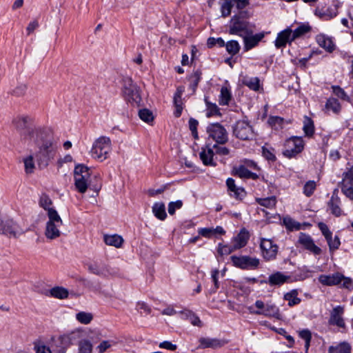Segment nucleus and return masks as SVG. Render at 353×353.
Wrapping results in <instances>:
<instances>
[{
	"label": "nucleus",
	"instance_id": "obj_1",
	"mask_svg": "<svg viewBox=\"0 0 353 353\" xmlns=\"http://www.w3.org/2000/svg\"><path fill=\"white\" fill-rule=\"evenodd\" d=\"M77 332H72L52 339L49 345L35 346L36 353H65L68 348L78 339Z\"/></svg>",
	"mask_w": 353,
	"mask_h": 353
},
{
	"label": "nucleus",
	"instance_id": "obj_2",
	"mask_svg": "<svg viewBox=\"0 0 353 353\" xmlns=\"http://www.w3.org/2000/svg\"><path fill=\"white\" fill-rule=\"evenodd\" d=\"M230 34L238 35L243 37L246 34H252L254 32V25L244 19V12H240L234 15L228 24Z\"/></svg>",
	"mask_w": 353,
	"mask_h": 353
},
{
	"label": "nucleus",
	"instance_id": "obj_3",
	"mask_svg": "<svg viewBox=\"0 0 353 353\" xmlns=\"http://www.w3.org/2000/svg\"><path fill=\"white\" fill-rule=\"evenodd\" d=\"M249 312L255 315H263L266 317H273L277 319H281L279 308L271 302L265 303L261 300H256L254 306L248 307Z\"/></svg>",
	"mask_w": 353,
	"mask_h": 353
},
{
	"label": "nucleus",
	"instance_id": "obj_4",
	"mask_svg": "<svg viewBox=\"0 0 353 353\" xmlns=\"http://www.w3.org/2000/svg\"><path fill=\"white\" fill-rule=\"evenodd\" d=\"M111 149L110 139L107 137H101L94 142L91 155L94 159L103 161L108 159Z\"/></svg>",
	"mask_w": 353,
	"mask_h": 353
},
{
	"label": "nucleus",
	"instance_id": "obj_5",
	"mask_svg": "<svg viewBox=\"0 0 353 353\" xmlns=\"http://www.w3.org/2000/svg\"><path fill=\"white\" fill-rule=\"evenodd\" d=\"M48 221L46 223L45 235L47 239L52 240L61 236L59 228L63 221L57 210H51L48 214Z\"/></svg>",
	"mask_w": 353,
	"mask_h": 353
},
{
	"label": "nucleus",
	"instance_id": "obj_6",
	"mask_svg": "<svg viewBox=\"0 0 353 353\" xmlns=\"http://www.w3.org/2000/svg\"><path fill=\"white\" fill-rule=\"evenodd\" d=\"M74 185L80 193H85L90 183V169L84 165H78L74 168Z\"/></svg>",
	"mask_w": 353,
	"mask_h": 353
},
{
	"label": "nucleus",
	"instance_id": "obj_7",
	"mask_svg": "<svg viewBox=\"0 0 353 353\" xmlns=\"http://www.w3.org/2000/svg\"><path fill=\"white\" fill-rule=\"evenodd\" d=\"M319 281L323 285L332 286L341 284L344 288L350 289L352 286V280L345 277L342 274L336 272L332 274H322L319 277Z\"/></svg>",
	"mask_w": 353,
	"mask_h": 353
},
{
	"label": "nucleus",
	"instance_id": "obj_8",
	"mask_svg": "<svg viewBox=\"0 0 353 353\" xmlns=\"http://www.w3.org/2000/svg\"><path fill=\"white\" fill-rule=\"evenodd\" d=\"M209 139L217 144L223 145L228 141V134L225 128L219 123H210L206 129Z\"/></svg>",
	"mask_w": 353,
	"mask_h": 353
},
{
	"label": "nucleus",
	"instance_id": "obj_9",
	"mask_svg": "<svg viewBox=\"0 0 353 353\" xmlns=\"http://www.w3.org/2000/svg\"><path fill=\"white\" fill-rule=\"evenodd\" d=\"M233 134L241 140H250L254 137L252 126L245 120L237 121L232 127Z\"/></svg>",
	"mask_w": 353,
	"mask_h": 353
},
{
	"label": "nucleus",
	"instance_id": "obj_10",
	"mask_svg": "<svg viewBox=\"0 0 353 353\" xmlns=\"http://www.w3.org/2000/svg\"><path fill=\"white\" fill-rule=\"evenodd\" d=\"M123 93L128 102L139 105L141 101L139 89L130 78L124 79Z\"/></svg>",
	"mask_w": 353,
	"mask_h": 353
},
{
	"label": "nucleus",
	"instance_id": "obj_11",
	"mask_svg": "<svg viewBox=\"0 0 353 353\" xmlns=\"http://www.w3.org/2000/svg\"><path fill=\"white\" fill-rule=\"evenodd\" d=\"M303 148L304 141L301 137H292L286 141L283 154L290 159L299 154Z\"/></svg>",
	"mask_w": 353,
	"mask_h": 353
},
{
	"label": "nucleus",
	"instance_id": "obj_12",
	"mask_svg": "<svg viewBox=\"0 0 353 353\" xmlns=\"http://www.w3.org/2000/svg\"><path fill=\"white\" fill-rule=\"evenodd\" d=\"M231 261L234 266L243 270H254L259 265V260L249 256H232Z\"/></svg>",
	"mask_w": 353,
	"mask_h": 353
},
{
	"label": "nucleus",
	"instance_id": "obj_13",
	"mask_svg": "<svg viewBox=\"0 0 353 353\" xmlns=\"http://www.w3.org/2000/svg\"><path fill=\"white\" fill-rule=\"evenodd\" d=\"M342 193L353 201V165L343 174L342 181L339 183Z\"/></svg>",
	"mask_w": 353,
	"mask_h": 353
},
{
	"label": "nucleus",
	"instance_id": "obj_14",
	"mask_svg": "<svg viewBox=\"0 0 353 353\" xmlns=\"http://www.w3.org/2000/svg\"><path fill=\"white\" fill-rule=\"evenodd\" d=\"M260 248L264 259L271 261L276 259L279 248L271 239H261Z\"/></svg>",
	"mask_w": 353,
	"mask_h": 353
},
{
	"label": "nucleus",
	"instance_id": "obj_15",
	"mask_svg": "<svg viewBox=\"0 0 353 353\" xmlns=\"http://www.w3.org/2000/svg\"><path fill=\"white\" fill-rule=\"evenodd\" d=\"M298 243L304 249L314 255H320L321 254V249L315 245L314 240L309 234L301 232L299 236Z\"/></svg>",
	"mask_w": 353,
	"mask_h": 353
},
{
	"label": "nucleus",
	"instance_id": "obj_16",
	"mask_svg": "<svg viewBox=\"0 0 353 353\" xmlns=\"http://www.w3.org/2000/svg\"><path fill=\"white\" fill-rule=\"evenodd\" d=\"M344 311V306L337 305L335 307H334L332 310L330 312L329 323L330 325H336L339 327H345V323L343 318Z\"/></svg>",
	"mask_w": 353,
	"mask_h": 353
},
{
	"label": "nucleus",
	"instance_id": "obj_17",
	"mask_svg": "<svg viewBox=\"0 0 353 353\" xmlns=\"http://www.w3.org/2000/svg\"><path fill=\"white\" fill-rule=\"evenodd\" d=\"M54 152L55 148L52 141H46L40 146L37 157L41 161H48L53 157Z\"/></svg>",
	"mask_w": 353,
	"mask_h": 353
},
{
	"label": "nucleus",
	"instance_id": "obj_18",
	"mask_svg": "<svg viewBox=\"0 0 353 353\" xmlns=\"http://www.w3.org/2000/svg\"><path fill=\"white\" fill-rule=\"evenodd\" d=\"M264 37V32H259L255 34H253V33L252 34H246L243 37L244 51L248 52L256 47Z\"/></svg>",
	"mask_w": 353,
	"mask_h": 353
},
{
	"label": "nucleus",
	"instance_id": "obj_19",
	"mask_svg": "<svg viewBox=\"0 0 353 353\" xmlns=\"http://www.w3.org/2000/svg\"><path fill=\"white\" fill-rule=\"evenodd\" d=\"M292 30L291 28H288L277 34L276 40L274 41V46L277 49L285 47L287 43H291L292 39Z\"/></svg>",
	"mask_w": 353,
	"mask_h": 353
},
{
	"label": "nucleus",
	"instance_id": "obj_20",
	"mask_svg": "<svg viewBox=\"0 0 353 353\" xmlns=\"http://www.w3.org/2000/svg\"><path fill=\"white\" fill-rule=\"evenodd\" d=\"M17 225L12 219L0 217V234L15 236Z\"/></svg>",
	"mask_w": 353,
	"mask_h": 353
},
{
	"label": "nucleus",
	"instance_id": "obj_21",
	"mask_svg": "<svg viewBox=\"0 0 353 353\" xmlns=\"http://www.w3.org/2000/svg\"><path fill=\"white\" fill-rule=\"evenodd\" d=\"M199 347L202 349L212 348L217 349L225 345L228 341L216 338L202 337L199 339Z\"/></svg>",
	"mask_w": 353,
	"mask_h": 353
},
{
	"label": "nucleus",
	"instance_id": "obj_22",
	"mask_svg": "<svg viewBox=\"0 0 353 353\" xmlns=\"http://www.w3.org/2000/svg\"><path fill=\"white\" fill-rule=\"evenodd\" d=\"M214 152L212 147L208 143L205 148H201L199 153L200 159L205 165L216 166V163L214 161Z\"/></svg>",
	"mask_w": 353,
	"mask_h": 353
},
{
	"label": "nucleus",
	"instance_id": "obj_23",
	"mask_svg": "<svg viewBox=\"0 0 353 353\" xmlns=\"http://www.w3.org/2000/svg\"><path fill=\"white\" fill-rule=\"evenodd\" d=\"M249 232L245 228L241 229L239 233L232 239V243L234 245V248L236 250L245 246L249 240Z\"/></svg>",
	"mask_w": 353,
	"mask_h": 353
},
{
	"label": "nucleus",
	"instance_id": "obj_24",
	"mask_svg": "<svg viewBox=\"0 0 353 353\" xmlns=\"http://www.w3.org/2000/svg\"><path fill=\"white\" fill-rule=\"evenodd\" d=\"M290 276L285 275L281 272H276L270 274L268 281L266 282L270 285H281L288 281Z\"/></svg>",
	"mask_w": 353,
	"mask_h": 353
},
{
	"label": "nucleus",
	"instance_id": "obj_25",
	"mask_svg": "<svg viewBox=\"0 0 353 353\" xmlns=\"http://www.w3.org/2000/svg\"><path fill=\"white\" fill-rule=\"evenodd\" d=\"M88 269L90 272L98 276H105L108 273H109L108 266L103 263H89L88 264Z\"/></svg>",
	"mask_w": 353,
	"mask_h": 353
},
{
	"label": "nucleus",
	"instance_id": "obj_26",
	"mask_svg": "<svg viewBox=\"0 0 353 353\" xmlns=\"http://www.w3.org/2000/svg\"><path fill=\"white\" fill-rule=\"evenodd\" d=\"M317 43L327 52H332L334 49V44L332 39L325 34H318L316 37Z\"/></svg>",
	"mask_w": 353,
	"mask_h": 353
},
{
	"label": "nucleus",
	"instance_id": "obj_27",
	"mask_svg": "<svg viewBox=\"0 0 353 353\" xmlns=\"http://www.w3.org/2000/svg\"><path fill=\"white\" fill-rule=\"evenodd\" d=\"M341 200L337 194L333 193L330 201L329 202V207L331 210V212L336 216H339L342 214V210L340 208Z\"/></svg>",
	"mask_w": 353,
	"mask_h": 353
},
{
	"label": "nucleus",
	"instance_id": "obj_28",
	"mask_svg": "<svg viewBox=\"0 0 353 353\" xmlns=\"http://www.w3.org/2000/svg\"><path fill=\"white\" fill-rule=\"evenodd\" d=\"M235 174L241 179H256L259 176L250 171L245 165H239L235 169Z\"/></svg>",
	"mask_w": 353,
	"mask_h": 353
},
{
	"label": "nucleus",
	"instance_id": "obj_29",
	"mask_svg": "<svg viewBox=\"0 0 353 353\" xmlns=\"http://www.w3.org/2000/svg\"><path fill=\"white\" fill-rule=\"evenodd\" d=\"M328 353H352L351 345L347 342H341L336 345H331Z\"/></svg>",
	"mask_w": 353,
	"mask_h": 353
},
{
	"label": "nucleus",
	"instance_id": "obj_30",
	"mask_svg": "<svg viewBox=\"0 0 353 353\" xmlns=\"http://www.w3.org/2000/svg\"><path fill=\"white\" fill-rule=\"evenodd\" d=\"M325 108L327 112L338 114L341 112V105L336 99L330 97L327 100Z\"/></svg>",
	"mask_w": 353,
	"mask_h": 353
},
{
	"label": "nucleus",
	"instance_id": "obj_31",
	"mask_svg": "<svg viewBox=\"0 0 353 353\" xmlns=\"http://www.w3.org/2000/svg\"><path fill=\"white\" fill-rule=\"evenodd\" d=\"M104 242L106 245L114 246L116 248L121 247L123 239V238L118 234H112V235H105L104 236Z\"/></svg>",
	"mask_w": 353,
	"mask_h": 353
},
{
	"label": "nucleus",
	"instance_id": "obj_32",
	"mask_svg": "<svg viewBox=\"0 0 353 353\" xmlns=\"http://www.w3.org/2000/svg\"><path fill=\"white\" fill-rule=\"evenodd\" d=\"M243 83L254 91H259L261 88L260 81L258 77H245Z\"/></svg>",
	"mask_w": 353,
	"mask_h": 353
},
{
	"label": "nucleus",
	"instance_id": "obj_33",
	"mask_svg": "<svg viewBox=\"0 0 353 353\" xmlns=\"http://www.w3.org/2000/svg\"><path fill=\"white\" fill-rule=\"evenodd\" d=\"M152 212L157 219L161 221L164 220L167 216L165 205L161 202L154 204Z\"/></svg>",
	"mask_w": 353,
	"mask_h": 353
},
{
	"label": "nucleus",
	"instance_id": "obj_34",
	"mask_svg": "<svg viewBox=\"0 0 353 353\" xmlns=\"http://www.w3.org/2000/svg\"><path fill=\"white\" fill-rule=\"evenodd\" d=\"M284 299L288 302V305L292 307L301 303V299L298 297V291L293 290L284 295Z\"/></svg>",
	"mask_w": 353,
	"mask_h": 353
},
{
	"label": "nucleus",
	"instance_id": "obj_35",
	"mask_svg": "<svg viewBox=\"0 0 353 353\" xmlns=\"http://www.w3.org/2000/svg\"><path fill=\"white\" fill-rule=\"evenodd\" d=\"M303 130L305 136L311 137L314 133V122L311 118L305 116L303 119Z\"/></svg>",
	"mask_w": 353,
	"mask_h": 353
},
{
	"label": "nucleus",
	"instance_id": "obj_36",
	"mask_svg": "<svg viewBox=\"0 0 353 353\" xmlns=\"http://www.w3.org/2000/svg\"><path fill=\"white\" fill-rule=\"evenodd\" d=\"M52 205V202L50 198L47 194H42L39 199V205L47 211L48 215L51 210H56L54 208L51 207Z\"/></svg>",
	"mask_w": 353,
	"mask_h": 353
},
{
	"label": "nucleus",
	"instance_id": "obj_37",
	"mask_svg": "<svg viewBox=\"0 0 353 353\" xmlns=\"http://www.w3.org/2000/svg\"><path fill=\"white\" fill-rule=\"evenodd\" d=\"M256 201L261 206L266 208L272 209L276 206V199L275 196H270L266 198H258Z\"/></svg>",
	"mask_w": 353,
	"mask_h": 353
},
{
	"label": "nucleus",
	"instance_id": "obj_38",
	"mask_svg": "<svg viewBox=\"0 0 353 353\" xmlns=\"http://www.w3.org/2000/svg\"><path fill=\"white\" fill-rule=\"evenodd\" d=\"M50 294L54 298L63 299L68 297V292L62 287H55L50 290Z\"/></svg>",
	"mask_w": 353,
	"mask_h": 353
},
{
	"label": "nucleus",
	"instance_id": "obj_39",
	"mask_svg": "<svg viewBox=\"0 0 353 353\" xmlns=\"http://www.w3.org/2000/svg\"><path fill=\"white\" fill-rule=\"evenodd\" d=\"M76 319L81 324H89L93 319V315L90 312H79L76 314Z\"/></svg>",
	"mask_w": 353,
	"mask_h": 353
},
{
	"label": "nucleus",
	"instance_id": "obj_40",
	"mask_svg": "<svg viewBox=\"0 0 353 353\" xmlns=\"http://www.w3.org/2000/svg\"><path fill=\"white\" fill-rule=\"evenodd\" d=\"M231 92L227 87H222L219 99V104L222 105H228L231 99Z\"/></svg>",
	"mask_w": 353,
	"mask_h": 353
},
{
	"label": "nucleus",
	"instance_id": "obj_41",
	"mask_svg": "<svg viewBox=\"0 0 353 353\" xmlns=\"http://www.w3.org/2000/svg\"><path fill=\"white\" fill-rule=\"evenodd\" d=\"M262 154L263 157L269 161L274 162L276 159L274 150L267 145L262 147Z\"/></svg>",
	"mask_w": 353,
	"mask_h": 353
},
{
	"label": "nucleus",
	"instance_id": "obj_42",
	"mask_svg": "<svg viewBox=\"0 0 353 353\" xmlns=\"http://www.w3.org/2000/svg\"><path fill=\"white\" fill-rule=\"evenodd\" d=\"M207 110L206 117H211L214 115L219 114V109L215 103H212L208 101L207 98L205 99Z\"/></svg>",
	"mask_w": 353,
	"mask_h": 353
},
{
	"label": "nucleus",
	"instance_id": "obj_43",
	"mask_svg": "<svg viewBox=\"0 0 353 353\" xmlns=\"http://www.w3.org/2000/svg\"><path fill=\"white\" fill-rule=\"evenodd\" d=\"M227 52L232 55L236 54L240 50V45L237 41L231 40L225 43Z\"/></svg>",
	"mask_w": 353,
	"mask_h": 353
},
{
	"label": "nucleus",
	"instance_id": "obj_44",
	"mask_svg": "<svg viewBox=\"0 0 353 353\" xmlns=\"http://www.w3.org/2000/svg\"><path fill=\"white\" fill-rule=\"evenodd\" d=\"M310 27L308 25L303 24V25L299 26L297 28H296L294 31H292V39H294V41L296 39H297V38L305 34L308 32H310Z\"/></svg>",
	"mask_w": 353,
	"mask_h": 353
},
{
	"label": "nucleus",
	"instance_id": "obj_45",
	"mask_svg": "<svg viewBox=\"0 0 353 353\" xmlns=\"http://www.w3.org/2000/svg\"><path fill=\"white\" fill-rule=\"evenodd\" d=\"M117 343V341L114 340L103 341L97 347V350H98L99 353H103L113 346H115Z\"/></svg>",
	"mask_w": 353,
	"mask_h": 353
},
{
	"label": "nucleus",
	"instance_id": "obj_46",
	"mask_svg": "<svg viewBox=\"0 0 353 353\" xmlns=\"http://www.w3.org/2000/svg\"><path fill=\"white\" fill-rule=\"evenodd\" d=\"M78 350V353H92V345L88 340H81L79 343Z\"/></svg>",
	"mask_w": 353,
	"mask_h": 353
},
{
	"label": "nucleus",
	"instance_id": "obj_47",
	"mask_svg": "<svg viewBox=\"0 0 353 353\" xmlns=\"http://www.w3.org/2000/svg\"><path fill=\"white\" fill-rule=\"evenodd\" d=\"M333 94L341 100L350 101V97L344 90L339 85H332L331 87Z\"/></svg>",
	"mask_w": 353,
	"mask_h": 353
},
{
	"label": "nucleus",
	"instance_id": "obj_48",
	"mask_svg": "<svg viewBox=\"0 0 353 353\" xmlns=\"http://www.w3.org/2000/svg\"><path fill=\"white\" fill-rule=\"evenodd\" d=\"M201 72L199 70H196V71L194 72V73H192L190 75V77L189 78V80L190 82V86L193 91H194L196 88V87L199 84V82L201 80Z\"/></svg>",
	"mask_w": 353,
	"mask_h": 353
},
{
	"label": "nucleus",
	"instance_id": "obj_49",
	"mask_svg": "<svg viewBox=\"0 0 353 353\" xmlns=\"http://www.w3.org/2000/svg\"><path fill=\"white\" fill-rule=\"evenodd\" d=\"M299 336L305 341V349L307 352L312 339V334L309 330H303L299 332Z\"/></svg>",
	"mask_w": 353,
	"mask_h": 353
},
{
	"label": "nucleus",
	"instance_id": "obj_50",
	"mask_svg": "<svg viewBox=\"0 0 353 353\" xmlns=\"http://www.w3.org/2000/svg\"><path fill=\"white\" fill-rule=\"evenodd\" d=\"M139 116L142 121L146 123H150L154 119L152 112L146 108L140 110L139 111Z\"/></svg>",
	"mask_w": 353,
	"mask_h": 353
},
{
	"label": "nucleus",
	"instance_id": "obj_51",
	"mask_svg": "<svg viewBox=\"0 0 353 353\" xmlns=\"http://www.w3.org/2000/svg\"><path fill=\"white\" fill-rule=\"evenodd\" d=\"M233 6L234 5L231 0H225L221 5V8L222 17H228L231 14V10Z\"/></svg>",
	"mask_w": 353,
	"mask_h": 353
},
{
	"label": "nucleus",
	"instance_id": "obj_52",
	"mask_svg": "<svg viewBox=\"0 0 353 353\" xmlns=\"http://www.w3.org/2000/svg\"><path fill=\"white\" fill-rule=\"evenodd\" d=\"M338 14V6L332 5L328 7L323 13V16L326 18V19H331Z\"/></svg>",
	"mask_w": 353,
	"mask_h": 353
},
{
	"label": "nucleus",
	"instance_id": "obj_53",
	"mask_svg": "<svg viewBox=\"0 0 353 353\" xmlns=\"http://www.w3.org/2000/svg\"><path fill=\"white\" fill-rule=\"evenodd\" d=\"M236 249L234 248V245L232 244L229 245H223L222 243H219L218 245V253L221 255H228L235 251Z\"/></svg>",
	"mask_w": 353,
	"mask_h": 353
},
{
	"label": "nucleus",
	"instance_id": "obj_54",
	"mask_svg": "<svg viewBox=\"0 0 353 353\" xmlns=\"http://www.w3.org/2000/svg\"><path fill=\"white\" fill-rule=\"evenodd\" d=\"M316 187V185L314 181H309L306 182L303 187V194L307 196H310L314 193Z\"/></svg>",
	"mask_w": 353,
	"mask_h": 353
},
{
	"label": "nucleus",
	"instance_id": "obj_55",
	"mask_svg": "<svg viewBox=\"0 0 353 353\" xmlns=\"http://www.w3.org/2000/svg\"><path fill=\"white\" fill-rule=\"evenodd\" d=\"M26 172L28 174L32 173L34 169V163L32 156H28L23 159Z\"/></svg>",
	"mask_w": 353,
	"mask_h": 353
},
{
	"label": "nucleus",
	"instance_id": "obj_56",
	"mask_svg": "<svg viewBox=\"0 0 353 353\" xmlns=\"http://www.w3.org/2000/svg\"><path fill=\"white\" fill-rule=\"evenodd\" d=\"M326 241L331 252L339 249L341 245V241L338 236H335L334 239H332V236L329 239H326Z\"/></svg>",
	"mask_w": 353,
	"mask_h": 353
},
{
	"label": "nucleus",
	"instance_id": "obj_57",
	"mask_svg": "<svg viewBox=\"0 0 353 353\" xmlns=\"http://www.w3.org/2000/svg\"><path fill=\"white\" fill-rule=\"evenodd\" d=\"M199 125V122L197 120L193 118H190L189 119V128L192 132V136L195 139L199 138L198 132H197V126Z\"/></svg>",
	"mask_w": 353,
	"mask_h": 353
},
{
	"label": "nucleus",
	"instance_id": "obj_58",
	"mask_svg": "<svg viewBox=\"0 0 353 353\" xmlns=\"http://www.w3.org/2000/svg\"><path fill=\"white\" fill-rule=\"evenodd\" d=\"M183 206V202L181 200H178L176 201H172L168 204V212L170 214L172 215L175 213L176 210L181 208Z\"/></svg>",
	"mask_w": 353,
	"mask_h": 353
},
{
	"label": "nucleus",
	"instance_id": "obj_59",
	"mask_svg": "<svg viewBox=\"0 0 353 353\" xmlns=\"http://www.w3.org/2000/svg\"><path fill=\"white\" fill-rule=\"evenodd\" d=\"M283 222L285 223L286 228L290 230H298L300 229V224L290 218L284 219Z\"/></svg>",
	"mask_w": 353,
	"mask_h": 353
},
{
	"label": "nucleus",
	"instance_id": "obj_60",
	"mask_svg": "<svg viewBox=\"0 0 353 353\" xmlns=\"http://www.w3.org/2000/svg\"><path fill=\"white\" fill-rule=\"evenodd\" d=\"M219 145L220 144H217L216 143V144H214L212 146L213 150L215 149V150H216L215 152L217 154H219L221 156L228 155L230 153V150L225 146H222V145Z\"/></svg>",
	"mask_w": 353,
	"mask_h": 353
},
{
	"label": "nucleus",
	"instance_id": "obj_61",
	"mask_svg": "<svg viewBox=\"0 0 353 353\" xmlns=\"http://www.w3.org/2000/svg\"><path fill=\"white\" fill-rule=\"evenodd\" d=\"M29 119H30L29 117H25V116H21V117H19L16 118L14 119V123H15L17 128H26V124L28 123Z\"/></svg>",
	"mask_w": 353,
	"mask_h": 353
},
{
	"label": "nucleus",
	"instance_id": "obj_62",
	"mask_svg": "<svg viewBox=\"0 0 353 353\" xmlns=\"http://www.w3.org/2000/svg\"><path fill=\"white\" fill-rule=\"evenodd\" d=\"M318 227L325 239H327L332 236V232L329 230L327 225L325 223L320 222L318 224Z\"/></svg>",
	"mask_w": 353,
	"mask_h": 353
},
{
	"label": "nucleus",
	"instance_id": "obj_63",
	"mask_svg": "<svg viewBox=\"0 0 353 353\" xmlns=\"http://www.w3.org/2000/svg\"><path fill=\"white\" fill-rule=\"evenodd\" d=\"M137 310L141 314H149L151 312L150 307L144 302H138L137 304Z\"/></svg>",
	"mask_w": 353,
	"mask_h": 353
},
{
	"label": "nucleus",
	"instance_id": "obj_64",
	"mask_svg": "<svg viewBox=\"0 0 353 353\" xmlns=\"http://www.w3.org/2000/svg\"><path fill=\"white\" fill-rule=\"evenodd\" d=\"M207 44L208 47H212L215 45H218L220 47H223L225 46V41L221 37L216 39L210 37L208 39Z\"/></svg>",
	"mask_w": 353,
	"mask_h": 353
}]
</instances>
